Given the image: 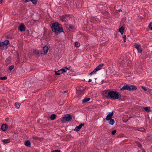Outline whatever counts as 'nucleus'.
I'll use <instances>...</instances> for the list:
<instances>
[{
	"label": "nucleus",
	"mask_w": 152,
	"mask_h": 152,
	"mask_svg": "<svg viewBox=\"0 0 152 152\" xmlns=\"http://www.w3.org/2000/svg\"><path fill=\"white\" fill-rule=\"evenodd\" d=\"M104 93L107 94L109 98L112 99H118L121 96L120 94L116 91H104Z\"/></svg>",
	"instance_id": "obj_1"
},
{
	"label": "nucleus",
	"mask_w": 152,
	"mask_h": 152,
	"mask_svg": "<svg viewBox=\"0 0 152 152\" xmlns=\"http://www.w3.org/2000/svg\"><path fill=\"white\" fill-rule=\"evenodd\" d=\"M60 26L61 25L57 22L54 23L52 24V30L53 31L55 32L56 34L63 32V30Z\"/></svg>",
	"instance_id": "obj_2"
},
{
	"label": "nucleus",
	"mask_w": 152,
	"mask_h": 152,
	"mask_svg": "<svg viewBox=\"0 0 152 152\" xmlns=\"http://www.w3.org/2000/svg\"><path fill=\"white\" fill-rule=\"evenodd\" d=\"M10 44V42L8 40H6L0 42V46L1 50H6L7 48V45Z\"/></svg>",
	"instance_id": "obj_3"
},
{
	"label": "nucleus",
	"mask_w": 152,
	"mask_h": 152,
	"mask_svg": "<svg viewBox=\"0 0 152 152\" xmlns=\"http://www.w3.org/2000/svg\"><path fill=\"white\" fill-rule=\"evenodd\" d=\"M62 118L63 120H61V122L64 123L66 121H71L72 119V117L69 114H66Z\"/></svg>",
	"instance_id": "obj_4"
},
{
	"label": "nucleus",
	"mask_w": 152,
	"mask_h": 152,
	"mask_svg": "<svg viewBox=\"0 0 152 152\" xmlns=\"http://www.w3.org/2000/svg\"><path fill=\"white\" fill-rule=\"evenodd\" d=\"M103 65L104 64H100L98 66H97L93 71L91 72L90 75H91L93 74H96L97 71L100 70L102 68Z\"/></svg>",
	"instance_id": "obj_5"
},
{
	"label": "nucleus",
	"mask_w": 152,
	"mask_h": 152,
	"mask_svg": "<svg viewBox=\"0 0 152 152\" xmlns=\"http://www.w3.org/2000/svg\"><path fill=\"white\" fill-rule=\"evenodd\" d=\"M134 46V47L137 50L138 53H141L142 52V49L141 48V46L140 45L137 43H135Z\"/></svg>",
	"instance_id": "obj_6"
},
{
	"label": "nucleus",
	"mask_w": 152,
	"mask_h": 152,
	"mask_svg": "<svg viewBox=\"0 0 152 152\" xmlns=\"http://www.w3.org/2000/svg\"><path fill=\"white\" fill-rule=\"evenodd\" d=\"M129 84H126L125 85L120 89L121 91H122L124 90H127L129 91Z\"/></svg>",
	"instance_id": "obj_7"
},
{
	"label": "nucleus",
	"mask_w": 152,
	"mask_h": 152,
	"mask_svg": "<svg viewBox=\"0 0 152 152\" xmlns=\"http://www.w3.org/2000/svg\"><path fill=\"white\" fill-rule=\"evenodd\" d=\"M113 115V111L109 113L108 115H107V116L106 118V120L107 121H108L109 119H111L112 116Z\"/></svg>",
	"instance_id": "obj_8"
},
{
	"label": "nucleus",
	"mask_w": 152,
	"mask_h": 152,
	"mask_svg": "<svg viewBox=\"0 0 152 152\" xmlns=\"http://www.w3.org/2000/svg\"><path fill=\"white\" fill-rule=\"evenodd\" d=\"M19 29L21 31H25L26 30V28L23 23L20 24L19 26Z\"/></svg>",
	"instance_id": "obj_9"
},
{
	"label": "nucleus",
	"mask_w": 152,
	"mask_h": 152,
	"mask_svg": "<svg viewBox=\"0 0 152 152\" xmlns=\"http://www.w3.org/2000/svg\"><path fill=\"white\" fill-rule=\"evenodd\" d=\"M129 91H134L137 89V87L134 85L129 84Z\"/></svg>",
	"instance_id": "obj_10"
},
{
	"label": "nucleus",
	"mask_w": 152,
	"mask_h": 152,
	"mask_svg": "<svg viewBox=\"0 0 152 152\" xmlns=\"http://www.w3.org/2000/svg\"><path fill=\"white\" fill-rule=\"evenodd\" d=\"M84 125V124H81L78 126H77L74 129V131L76 132H78Z\"/></svg>",
	"instance_id": "obj_11"
},
{
	"label": "nucleus",
	"mask_w": 152,
	"mask_h": 152,
	"mask_svg": "<svg viewBox=\"0 0 152 152\" xmlns=\"http://www.w3.org/2000/svg\"><path fill=\"white\" fill-rule=\"evenodd\" d=\"M42 50L44 54H46L48 50V48L47 45H45L43 48Z\"/></svg>",
	"instance_id": "obj_12"
},
{
	"label": "nucleus",
	"mask_w": 152,
	"mask_h": 152,
	"mask_svg": "<svg viewBox=\"0 0 152 152\" xmlns=\"http://www.w3.org/2000/svg\"><path fill=\"white\" fill-rule=\"evenodd\" d=\"M8 128V126L6 124H3L1 126V129L4 131H5L6 130L7 128Z\"/></svg>",
	"instance_id": "obj_13"
},
{
	"label": "nucleus",
	"mask_w": 152,
	"mask_h": 152,
	"mask_svg": "<svg viewBox=\"0 0 152 152\" xmlns=\"http://www.w3.org/2000/svg\"><path fill=\"white\" fill-rule=\"evenodd\" d=\"M56 115L55 114L51 115L50 117V119L51 120H55L56 118Z\"/></svg>",
	"instance_id": "obj_14"
},
{
	"label": "nucleus",
	"mask_w": 152,
	"mask_h": 152,
	"mask_svg": "<svg viewBox=\"0 0 152 152\" xmlns=\"http://www.w3.org/2000/svg\"><path fill=\"white\" fill-rule=\"evenodd\" d=\"M90 100V98H86L82 100V103L83 104L85 103L86 102L89 101Z\"/></svg>",
	"instance_id": "obj_15"
},
{
	"label": "nucleus",
	"mask_w": 152,
	"mask_h": 152,
	"mask_svg": "<svg viewBox=\"0 0 152 152\" xmlns=\"http://www.w3.org/2000/svg\"><path fill=\"white\" fill-rule=\"evenodd\" d=\"M55 74L56 75H60L61 73H63V72H62V71L61 70V69L58 70V71H55Z\"/></svg>",
	"instance_id": "obj_16"
},
{
	"label": "nucleus",
	"mask_w": 152,
	"mask_h": 152,
	"mask_svg": "<svg viewBox=\"0 0 152 152\" xmlns=\"http://www.w3.org/2000/svg\"><path fill=\"white\" fill-rule=\"evenodd\" d=\"M124 30V28L123 27H121L118 30L120 32L121 34H123Z\"/></svg>",
	"instance_id": "obj_17"
},
{
	"label": "nucleus",
	"mask_w": 152,
	"mask_h": 152,
	"mask_svg": "<svg viewBox=\"0 0 152 152\" xmlns=\"http://www.w3.org/2000/svg\"><path fill=\"white\" fill-rule=\"evenodd\" d=\"M110 121L109 123L111 125H113L115 123L114 120L113 119H110L109 120Z\"/></svg>",
	"instance_id": "obj_18"
},
{
	"label": "nucleus",
	"mask_w": 152,
	"mask_h": 152,
	"mask_svg": "<svg viewBox=\"0 0 152 152\" xmlns=\"http://www.w3.org/2000/svg\"><path fill=\"white\" fill-rule=\"evenodd\" d=\"M34 54L37 55H39V51L37 50H34L33 52Z\"/></svg>",
	"instance_id": "obj_19"
},
{
	"label": "nucleus",
	"mask_w": 152,
	"mask_h": 152,
	"mask_svg": "<svg viewBox=\"0 0 152 152\" xmlns=\"http://www.w3.org/2000/svg\"><path fill=\"white\" fill-rule=\"evenodd\" d=\"M62 72H63V73L64 72H66L67 70V68L65 67H63L62 69H61Z\"/></svg>",
	"instance_id": "obj_20"
},
{
	"label": "nucleus",
	"mask_w": 152,
	"mask_h": 152,
	"mask_svg": "<svg viewBox=\"0 0 152 152\" xmlns=\"http://www.w3.org/2000/svg\"><path fill=\"white\" fill-rule=\"evenodd\" d=\"M20 105V103L16 102L15 104V107L17 108H19Z\"/></svg>",
	"instance_id": "obj_21"
},
{
	"label": "nucleus",
	"mask_w": 152,
	"mask_h": 152,
	"mask_svg": "<svg viewBox=\"0 0 152 152\" xmlns=\"http://www.w3.org/2000/svg\"><path fill=\"white\" fill-rule=\"evenodd\" d=\"M54 145L56 147H58L61 148V146L60 145V143H55V144H54Z\"/></svg>",
	"instance_id": "obj_22"
},
{
	"label": "nucleus",
	"mask_w": 152,
	"mask_h": 152,
	"mask_svg": "<svg viewBox=\"0 0 152 152\" xmlns=\"http://www.w3.org/2000/svg\"><path fill=\"white\" fill-rule=\"evenodd\" d=\"M144 109L147 112H149L150 111V108L149 107H144Z\"/></svg>",
	"instance_id": "obj_23"
},
{
	"label": "nucleus",
	"mask_w": 152,
	"mask_h": 152,
	"mask_svg": "<svg viewBox=\"0 0 152 152\" xmlns=\"http://www.w3.org/2000/svg\"><path fill=\"white\" fill-rule=\"evenodd\" d=\"M11 142L10 139H4L3 140V142Z\"/></svg>",
	"instance_id": "obj_24"
},
{
	"label": "nucleus",
	"mask_w": 152,
	"mask_h": 152,
	"mask_svg": "<svg viewBox=\"0 0 152 152\" xmlns=\"http://www.w3.org/2000/svg\"><path fill=\"white\" fill-rule=\"evenodd\" d=\"M66 17H67V15H64V16H63L62 17V18H61L62 20L63 21H65Z\"/></svg>",
	"instance_id": "obj_25"
},
{
	"label": "nucleus",
	"mask_w": 152,
	"mask_h": 152,
	"mask_svg": "<svg viewBox=\"0 0 152 152\" xmlns=\"http://www.w3.org/2000/svg\"><path fill=\"white\" fill-rule=\"evenodd\" d=\"M7 79L6 76H4L3 77H0V80H5Z\"/></svg>",
	"instance_id": "obj_26"
},
{
	"label": "nucleus",
	"mask_w": 152,
	"mask_h": 152,
	"mask_svg": "<svg viewBox=\"0 0 152 152\" xmlns=\"http://www.w3.org/2000/svg\"><path fill=\"white\" fill-rule=\"evenodd\" d=\"M31 1L32 2L33 4H36L37 3V0H31Z\"/></svg>",
	"instance_id": "obj_27"
},
{
	"label": "nucleus",
	"mask_w": 152,
	"mask_h": 152,
	"mask_svg": "<svg viewBox=\"0 0 152 152\" xmlns=\"http://www.w3.org/2000/svg\"><path fill=\"white\" fill-rule=\"evenodd\" d=\"M31 143H24V145H26V146L28 147H31Z\"/></svg>",
	"instance_id": "obj_28"
},
{
	"label": "nucleus",
	"mask_w": 152,
	"mask_h": 152,
	"mask_svg": "<svg viewBox=\"0 0 152 152\" xmlns=\"http://www.w3.org/2000/svg\"><path fill=\"white\" fill-rule=\"evenodd\" d=\"M75 46L77 47H78L80 46V44L77 42H75Z\"/></svg>",
	"instance_id": "obj_29"
},
{
	"label": "nucleus",
	"mask_w": 152,
	"mask_h": 152,
	"mask_svg": "<svg viewBox=\"0 0 152 152\" xmlns=\"http://www.w3.org/2000/svg\"><path fill=\"white\" fill-rule=\"evenodd\" d=\"M14 65H12L10 66L9 67V69L10 70H12L14 68Z\"/></svg>",
	"instance_id": "obj_30"
},
{
	"label": "nucleus",
	"mask_w": 152,
	"mask_h": 152,
	"mask_svg": "<svg viewBox=\"0 0 152 152\" xmlns=\"http://www.w3.org/2000/svg\"><path fill=\"white\" fill-rule=\"evenodd\" d=\"M116 131L115 130H114L112 132V134L113 135H114L116 133Z\"/></svg>",
	"instance_id": "obj_31"
},
{
	"label": "nucleus",
	"mask_w": 152,
	"mask_h": 152,
	"mask_svg": "<svg viewBox=\"0 0 152 152\" xmlns=\"http://www.w3.org/2000/svg\"><path fill=\"white\" fill-rule=\"evenodd\" d=\"M142 88L145 91H146L147 90V88L143 86L142 87Z\"/></svg>",
	"instance_id": "obj_32"
},
{
	"label": "nucleus",
	"mask_w": 152,
	"mask_h": 152,
	"mask_svg": "<svg viewBox=\"0 0 152 152\" xmlns=\"http://www.w3.org/2000/svg\"><path fill=\"white\" fill-rule=\"evenodd\" d=\"M51 152H61V151L59 150H53L51 151Z\"/></svg>",
	"instance_id": "obj_33"
},
{
	"label": "nucleus",
	"mask_w": 152,
	"mask_h": 152,
	"mask_svg": "<svg viewBox=\"0 0 152 152\" xmlns=\"http://www.w3.org/2000/svg\"><path fill=\"white\" fill-rule=\"evenodd\" d=\"M149 26L150 29L152 30V22L149 25Z\"/></svg>",
	"instance_id": "obj_34"
},
{
	"label": "nucleus",
	"mask_w": 152,
	"mask_h": 152,
	"mask_svg": "<svg viewBox=\"0 0 152 152\" xmlns=\"http://www.w3.org/2000/svg\"><path fill=\"white\" fill-rule=\"evenodd\" d=\"M126 35H124L123 37V38L124 39V41H123L124 42H126Z\"/></svg>",
	"instance_id": "obj_35"
},
{
	"label": "nucleus",
	"mask_w": 152,
	"mask_h": 152,
	"mask_svg": "<svg viewBox=\"0 0 152 152\" xmlns=\"http://www.w3.org/2000/svg\"><path fill=\"white\" fill-rule=\"evenodd\" d=\"M31 0H23V1L25 3L31 1Z\"/></svg>",
	"instance_id": "obj_36"
},
{
	"label": "nucleus",
	"mask_w": 152,
	"mask_h": 152,
	"mask_svg": "<svg viewBox=\"0 0 152 152\" xmlns=\"http://www.w3.org/2000/svg\"><path fill=\"white\" fill-rule=\"evenodd\" d=\"M138 145V147H140V148H141V147H142V145H141L140 144V143H138V144L137 145Z\"/></svg>",
	"instance_id": "obj_37"
},
{
	"label": "nucleus",
	"mask_w": 152,
	"mask_h": 152,
	"mask_svg": "<svg viewBox=\"0 0 152 152\" xmlns=\"http://www.w3.org/2000/svg\"><path fill=\"white\" fill-rule=\"evenodd\" d=\"M65 67L67 68V70H68L71 67V66H68Z\"/></svg>",
	"instance_id": "obj_38"
},
{
	"label": "nucleus",
	"mask_w": 152,
	"mask_h": 152,
	"mask_svg": "<svg viewBox=\"0 0 152 152\" xmlns=\"http://www.w3.org/2000/svg\"><path fill=\"white\" fill-rule=\"evenodd\" d=\"M69 28L71 29H72L73 28V26H69Z\"/></svg>",
	"instance_id": "obj_39"
},
{
	"label": "nucleus",
	"mask_w": 152,
	"mask_h": 152,
	"mask_svg": "<svg viewBox=\"0 0 152 152\" xmlns=\"http://www.w3.org/2000/svg\"><path fill=\"white\" fill-rule=\"evenodd\" d=\"M24 142H30L29 140H27L26 141Z\"/></svg>",
	"instance_id": "obj_40"
},
{
	"label": "nucleus",
	"mask_w": 152,
	"mask_h": 152,
	"mask_svg": "<svg viewBox=\"0 0 152 152\" xmlns=\"http://www.w3.org/2000/svg\"><path fill=\"white\" fill-rule=\"evenodd\" d=\"M34 139H36L37 140H39V139H38V138L37 137H34Z\"/></svg>",
	"instance_id": "obj_41"
},
{
	"label": "nucleus",
	"mask_w": 152,
	"mask_h": 152,
	"mask_svg": "<svg viewBox=\"0 0 152 152\" xmlns=\"http://www.w3.org/2000/svg\"><path fill=\"white\" fill-rule=\"evenodd\" d=\"M91 81H92L91 79H89V80L88 81V82H91Z\"/></svg>",
	"instance_id": "obj_42"
},
{
	"label": "nucleus",
	"mask_w": 152,
	"mask_h": 152,
	"mask_svg": "<svg viewBox=\"0 0 152 152\" xmlns=\"http://www.w3.org/2000/svg\"><path fill=\"white\" fill-rule=\"evenodd\" d=\"M118 11L119 12L122 11V10L121 9H119Z\"/></svg>",
	"instance_id": "obj_43"
},
{
	"label": "nucleus",
	"mask_w": 152,
	"mask_h": 152,
	"mask_svg": "<svg viewBox=\"0 0 152 152\" xmlns=\"http://www.w3.org/2000/svg\"><path fill=\"white\" fill-rule=\"evenodd\" d=\"M67 91H64L63 92V93H66L67 92Z\"/></svg>",
	"instance_id": "obj_44"
},
{
	"label": "nucleus",
	"mask_w": 152,
	"mask_h": 152,
	"mask_svg": "<svg viewBox=\"0 0 152 152\" xmlns=\"http://www.w3.org/2000/svg\"><path fill=\"white\" fill-rule=\"evenodd\" d=\"M143 129V130H140V131H144L145 130V129Z\"/></svg>",
	"instance_id": "obj_45"
},
{
	"label": "nucleus",
	"mask_w": 152,
	"mask_h": 152,
	"mask_svg": "<svg viewBox=\"0 0 152 152\" xmlns=\"http://www.w3.org/2000/svg\"><path fill=\"white\" fill-rule=\"evenodd\" d=\"M2 0H0V4L1 3Z\"/></svg>",
	"instance_id": "obj_46"
},
{
	"label": "nucleus",
	"mask_w": 152,
	"mask_h": 152,
	"mask_svg": "<svg viewBox=\"0 0 152 152\" xmlns=\"http://www.w3.org/2000/svg\"><path fill=\"white\" fill-rule=\"evenodd\" d=\"M63 104V103H62V104H61V105H62V104Z\"/></svg>",
	"instance_id": "obj_47"
},
{
	"label": "nucleus",
	"mask_w": 152,
	"mask_h": 152,
	"mask_svg": "<svg viewBox=\"0 0 152 152\" xmlns=\"http://www.w3.org/2000/svg\"><path fill=\"white\" fill-rule=\"evenodd\" d=\"M63 104V103H62V104H61V105H62V104Z\"/></svg>",
	"instance_id": "obj_48"
},
{
	"label": "nucleus",
	"mask_w": 152,
	"mask_h": 152,
	"mask_svg": "<svg viewBox=\"0 0 152 152\" xmlns=\"http://www.w3.org/2000/svg\"><path fill=\"white\" fill-rule=\"evenodd\" d=\"M63 104V103H62V104H61V105H62V104Z\"/></svg>",
	"instance_id": "obj_49"
}]
</instances>
